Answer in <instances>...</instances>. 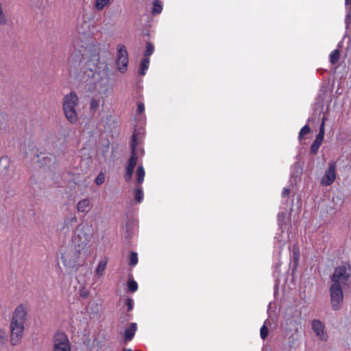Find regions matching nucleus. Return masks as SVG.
Here are the masks:
<instances>
[{
  "label": "nucleus",
  "instance_id": "nucleus-1",
  "mask_svg": "<svg viewBox=\"0 0 351 351\" xmlns=\"http://www.w3.org/2000/svg\"><path fill=\"white\" fill-rule=\"evenodd\" d=\"M84 26L88 29L86 23H84L80 27H77V34L73 41V50L69 62L71 66L75 67L80 65L85 56L88 57V60L80 68L77 77L85 84L86 91H97L100 95L107 97L111 90L108 64L101 60L97 49L89 43L90 32Z\"/></svg>",
  "mask_w": 351,
  "mask_h": 351
},
{
  "label": "nucleus",
  "instance_id": "nucleus-2",
  "mask_svg": "<svg viewBox=\"0 0 351 351\" xmlns=\"http://www.w3.org/2000/svg\"><path fill=\"white\" fill-rule=\"evenodd\" d=\"M80 249L76 247L61 250V260L69 275H74L80 268L83 267V261L80 259Z\"/></svg>",
  "mask_w": 351,
  "mask_h": 351
},
{
  "label": "nucleus",
  "instance_id": "nucleus-3",
  "mask_svg": "<svg viewBox=\"0 0 351 351\" xmlns=\"http://www.w3.org/2000/svg\"><path fill=\"white\" fill-rule=\"evenodd\" d=\"M63 110L66 119L71 123H75L78 120L76 108L79 104V98L75 92L71 91L63 98Z\"/></svg>",
  "mask_w": 351,
  "mask_h": 351
},
{
  "label": "nucleus",
  "instance_id": "nucleus-4",
  "mask_svg": "<svg viewBox=\"0 0 351 351\" xmlns=\"http://www.w3.org/2000/svg\"><path fill=\"white\" fill-rule=\"evenodd\" d=\"M92 235L91 228L81 223L76 227L72 241L79 248L84 249L90 241Z\"/></svg>",
  "mask_w": 351,
  "mask_h": 351
},
{
  "label": "nucleus",
  "instance_id": "nucleus-5",
  "mask_svg": "<svg viewBox=\"0 0 351 351\" xmlns=\"http://www.w3.org/2000/svg\"><path fill=\"white\" fill-rule=\"evenodd\" d=\"M137 134L134 132L132 136V142H131V156L127 162V165L125 167V172L124 174V179L126 182H129L132 178V175L134 173V169L135 166L136 165L138 156L136 153V147L137 145Z\"/></svg>",
  "mask_w": 351,
  "mask_h": 351
},
{
  "label": "nucleus",
  "instance_id": "nucleus-6",
  "mask_svg": "<svg viewBox=\"0 0 351 351\" xmlns=\"http://www.w3.org/2000/svg\"><path fill=\"white\" fill-rule=\"evenodd\" d=\"M330 296L332 308L339 310L343 302V293L341 283H332L330 287Z\"/></svg>",
  "mask_w": 351,
  "mask_h": 351
},
{
  "label": "nucleus",
  "instance_id": "nucleus-7",
  "mask_svg": "<svg viewBox=\"0 0 351 351\" xmlns=\"http://www.w3.org/2000/svg\"><path fill=\"white\" fill-rule=\"evenodd\" d=\"M351 275V265L349 263H344L335 269L331 280L333 283L347 281Z\"/></svg>",
  "mask_w": 351,
  "mask_h": 351
},
{
  "label": "nucleus",
  "instance_id": "nucleus-8",
  "mask_svg": "<svg viewBox=\"0 0 351 351\" xmlns=\"http://www.w3.org/2000/svg\"><path fill=\"white\" fill-rule=\"evenodd\" d=\"M71 347L67 336L63 332H57L53 339L51 351H71Z\"/></svg>",
  "mask_w": 351,
  "mask_h": 351
},
{
  "label": "nucleus",
  "instance_id": "nucleus-9",
  "mask_svg": "<svg viewBox=\"0 0 351 351\" xmlns=\"http://www.w3.org/2000/svg\"><path fill=\"white\" fill-rule=\"evenodd\" d=\"M24 331V324L19 323H10V343L16 346L21 341Z\"/></svg>",
  "mask_w": 351,
  "mask_h": 351
},
{
  "label": "nucleus",
  "instance_id": "nucleus-10",
  "mask_svg": "<svg viewBox=\"0 0 351 351\" xmlns=\"http://www.w3.org/2000/svg\"><path fill=\"white\" fill-rule=\"evenodd\" d=\"M117 62L119 65H121V66L119 67V71L123 73H125L128 64V55L125 46H119Z\"/></svg>",
  "mask_w": 351,
  "mask_h": 351
},
{
  "label": "nucleus",
  "instance_id": "nucleus-11",
  "mask_svg": "<svg viewBox=\"0 0 351 351\" xmlns=\"http://www.w3.org/2000/svg\"><path fill=\"white\" fill-rule=\"evenodd\" d=\"M312 330L315 332L316 337L322 341H326L328 339V334L326 330L324 324L319 319H313L311 322Z\"/></svg>",
  "mask_w": 351,
  "mask_h": 351
},
{
  "label": "nucleus",
  "instance_id": "nucleus-12",
  "mask_svg": "<svg viewBox=\"0 0 351 351\" xmlns=\"http://www.w3.org/2000/svg\"><path fill=\"white\" fill-rule=\"evenodd\" d=\"M336 162L330 161L328 163V169L326 171L325 175L322 180V184L329 186L333 183L336 178Z\"/></svg>",
  "mask_w": 351,
  "mask_h": 351
},
{
  "label": "nucleus",
  "instance_id": "nucleus-13",
  "mask_svg": "<svg viewBox=\"0 0 351 351\" xmlns=\"http://www.w3.org/2000/svg\"><path fill=\"white\" fill-rule=\"evenodd\" d=\"M26 315L27 312L25 306L21 304L16 308L11 322L24 324Z\"/></svg>",
  "mask_w": 351,
  "mask_h": 351
},
{
  "label": "nucleus",
  "instance_id": "nucleus-14",
  "mask_svg": "<svg viewBox=\"0 0 351 351\" xmlns=\"http://www.w3.org/2000/svg\"><path fill=\"white\" fill-rule=\"evenodd\" d=\"M0 174L2 177L8 178L10 177V161L7 156L0 158Z\"/></svg>",
  "mask_w": 351,
  "mask_h": 351
},
{
  "label": "nucleus",
  "instance_id": "nucleus-15",
  "mask_svg": "<svg viewBox=\"0 0 351 351\" xmlns=\"http://www.w3.org/2000/svg\"><path fill=\"white\" fill-rule=\"evenodd\" d=\"M137 330V324L134 322L130 323L124 331L123 341L125 343L132 340Z\"/></svg>",
  "mask_w": 351,
  "mask_h": 351
},
{
  "label": "nucleus",
  "instance_id": "nucleus-16",
  "mask_svg": "<svg viewBox=\"0 0 351 351\" xmlns=\"http://www.w3.org/2000/svg\"><path fill=\"white\" fill-rule=\"evenodd\" d=\"M77 222V217L75 216L72 217H66L64 220V224L62 228V231L64 234H67L71 228H73L75 226V224Z\"/></svg>",
  "mask_w": 351,
  "mask_h": 351
},
{
  "label": "nucleus",
  "instance_id": "nucleus-17",
  "mask_svg": "<svg viewBox=\"0 0 351 351\" xmlns=\"http://www.w3.org/2000/svg\"><path fill=\"white\" fill-rule=\"evenodd\" d=\"M303 173V167L300 162H295L291 168V178L294 179V181L296 182L297 178H300Z\"/></svg>",
  "mask_w": 351,
  "mask_h": 351
},
{
  "label": "nucleus",
  "instance_id": "nucleus-18",
  "mask_svg": "<svg viewBox=\"0 0 351 351\" xmlns=\"http://www.w3.org/2000/svg\"><path fill=\"white\" fill-rule=\"evenodd\" d=\"M90 208V201L88 198L80 200L77 204L78 212H88Z\"/></svg>",
  "mask_w": 351,
  "mask_h": 351
},
{
  "label": "nucleus",
  "instance_id": "nucleus-19",
  "mask_svg": "<svg viewBox=\"0 0 351 351\" xmlns=\"http://www.w3.org/2000/svg\"><path fill=\"white\" fill-rule=\"evenodd\" d=\"M325 120H326V117H324L322 118V123H321V125L319 127V133L317 135L315 140L314 141L315 142L319 143L320 144H322L323 141H324V122H325Z\"/></svg>",
  "mask_w": 351,
  "mask_h": 351
},
{
  "label": "nucleus",
  "instance_id": "nucleus-20",
  "mask_svg": "<svg viewBox=\"0 0 351 351\" xmlns=\"http://www.w3.org/2000/svg\"><path fill=\"white\" fill-rule=\"evenodd\" d=\"M145 175V172L143 167L139 165L136 170V182L138 185H141L143 182Z\"/></svg>",
  "mask_w": 351,
  "mask_h": 351
},
{
  "label": "nucleus",
  "instance_id": "nucleus-21",
  "mask_svg": "<svg viewBox=\"0 0 351 351\" xmlns=\"http://www.w3.org/2000/svg\"><path fill=\"white\" fill-rule=\"evenodd\" d=\"M149 58H144L141 63H140V71L139 73L141 75H144L146 73V71H147L149 68Z\"/></svg>",
  "mask_w": 351,
  "mask_h": 351
},
{
  "label": "nucleus",
  "instance_id": "nucleus-22",
  "mask_svg": "<svg viewBox=\"0 0 351 351\" xmlns=\"http://www.w3.org/2000/svg\"><path fill=\"white\" fill-rule=\"evenodd\" d=\"M107 263L108 260L106 258L100 261L96 269V274L98 276H101L104 274V272L106 268Z\"/></svg>",
  "mask_w": 351,
  "mask_h": 351
},
{
  "label": "nucleus",
  "instance_id": "nucleus-23",
  "mask_svg": "<svg viewBox=\"0 0 351 351\" xmlns=\"http://www.w3.org/2000/svg\"><path fill=\"white\" fill-rule=\"evenodd\" d=\"M162 5L159 0H155L153 3L152 13L154 15L158 14L162 12Z\"/></svg>",
  "mask_w": 351,
  "mask_h": 351
},
{
  "label": "nucleus",
  "instance_id": "nucleus-24",
  "mask_svg": "<svg viewBox=\"0 0 351 351\" xmlns=\"http://www.w3.org/2000/svg\"><path fill=\"white\" fill-rule=\"evenodd\" d=\"M340 58V51L339 49H335L330 55V62L332 64H335L338 62Z\"/></svg>",
  "mask_w": 351,
  "mask_h": 351
},
{
  "label": "nucleus",
  "instance_id": "nucleus-25",
  "mask_svg": "<svg viewBox=\"0 0 351 351\" xmlns=\"http://www.w3.org/2000/svg\"><path fill=\"white\" fill-rule=\"evenodd\" d=\"M128 291L134 293L138 290V283L133 279H130L127 282Z\"/></svg>",
  "mask_w": 351,
  "mask_h": 351
},
{
  "label": "nucleus",
  "instance_id": "nucleus-26",
  "mask_svg": "<svg viewBox=\"0 0 351 351\" xmlns=\"http://www.w3.org/2000/svg\"><path fill=\"white\" fill-rule=\"evenodd\" d=\"M110 3V0H95V8L97 10H101Z\"/></svg>",
  "mask_w": 351,
  "mask_h": 351
},
{
  "label": "nucleus",
  "instance_id": "nucleus-27",
  "mask_svg": "<svg viewBox=\"0 0 351 351\" xmlns=\"http://www.w3.org/2000/svg\"><path fill=\"white\" fill-rule=\"evenodd\" d=\"M154 51V46L151 42H147L146 44V49L144 51L145 58H149L151 55L153 54Z\"/></svg>",
  "mask_w": 351,
  "mask_h": 351
},
{
  "label": "nucleus",
  "instance_id": "nucleus-28",
  "mask_svg": "<svg viewBox=\"0 0 351 351\" xmlns=\"http://www.w3.org/2000/svg\"><path fill=\"white\" fill-rule=\"evenodd\" d=\"M100 104V101L95 98H92L90 103V112L95 113L98 109Z\"/></svg>",
  "mask_w": 351,
  "mask_h": 351
},
{
  "label": "nucleus",
  "instance_id": "nucleus-29",
  "mask_svg": "<svg viewBox=\"0 0 351 351\" xmlns=\"http://www.w3.org/2000/svg\"><path fill=\"white\" fill-rule=\"evenodd\" d=\"M135 200L137 202H141L143 199V188L141 186L137 187L135 190L134 193Z\"/></svg>",
  "mask_w": 351,
  "mask_h": 351
},
{
  "label": "nucleus",
  "instance_id": "nucleus-30",
  "mask_svg": "<svg viewBox=\"0 0 351 351\" xmlns=\"http://www.w3.org/2000/svg\"><path fill=\"white\" fill-rule=\"evenodd\" d=\"M138 261V259L137 253L135 252H132L130 256V265L131 267H134L135 265H137Z\"/></svg>",
  "mask_w": 351,
  "mask_h": 351
},
{
  "label": "nucleus",
  "instance_id": "nucleus-31",
  "mask_svg": "<svg viewBox=\"0 0 351 351\" xmlns=\"http://www.w3.org/2000/svg\"><path fill=\"white\" fill-rule=\"evenodd\" d=\"M311 131V129H310V127L308 126V125H305L304 126H303L302 128V129L300 130V132H299V139H302V138L308 134Z\"/></svg>",
  "mask_w": 351,
  "mask_h": 351
},
{
  "label": "nucleus",
  "instance_id": "nucleus-32",
  "mask_svg": "<svg viewBox=\"0 0 351 351\" xmlns=\"http://www.w3.org/2000/svg\"><path fill=\"white\" fill-rule=\"evenodd\" d=\"M321 145L322 144H320L319 143L313 141V143H312L311 148H310L311 154H312L313 155L317 154L318 149H319Z\"/></svg>",
  "mask_w": 351,
  "mask_h": 351
},
{
  "label": "nucleus",
  "instance_id": "nucleus-33",
  "mask_svg": "<svg viewBox=\"0 0 351 351\" xmlns=\"http://www.w3.org/2000/svg\"><path fill=\"white\" fill-rule=\"evenodd\" d=\"M269 333V330L265 324L263 325L260 330V335L263 339H265Z\"/></svg>",
  "mask_w": 351,
  "mask_h": 351
},
{
  "label": "nucleus",
  "instance_id": "nucleus-34",
  "mask_svg": "<svg viewBox=\"0 0 351 351\" xmlns=\"http://www.w3.org/2000/svg\"><path fill=\"white\" fill-rule=\"evenodd\" d=\"M347 10V14L345 19V23L346 24V28H348L351 24V6L349 10Z\"/></svg>",
  "mask_w": 351,
  "mask_h": 351
},
{
  "label": "nucleus",
  "instance_id": "nucleus-35",
  "mask_svg": "<svg viewBox=\"0 0 351 351\" xmlns=\"http://www.w3.org/2000/svg\"><path fill=\"white\" fill-rule=\"evenodd\" d=\"M105 180V176L103 173H99L97 178H95V184L97 185H101L104 182Z\"/></svg>",
  "mask_w": 351,
  "mask_h": 351
},
{
  "label": "nucleus",
  "instance_id": "nucleus-36",
  "mask_svg": "<svg viewBox=\"0 0 351 351\" xmlns=\"http://www.w3.org/2000/svg\"><path fill=\"white\" fill-rule=\"evenodd\" d=\"M285 217L286 213L285 212H281L278 215V220L279 225H282L285 223Z\"/></svg>",
  "mask_w": 351,
  "mask_h": 351
},
{
  "label": "nucleus",
  "instance_id": "nucleus-37",
  "mask_svg": "<svg viewBox=\"0 0 351 351\" xmlns=\"http://www.w3.org/2000/svg\"><path fill=\"white\" fill-rule=\"evenodd\" d=\"M7 23V19L5 16V14L3 13L1 4L0 3V24L1 25H5Z\"/></svg>",
  "mask_w": 351,
  "mask_h": 351
},
{
  "label": "nucleus",
  "instance_id": "nucleus-38",
  "mask_svg": "<svg viewBox=\"0 0 351 351\" xmlns=\"http://www.w3.org/2000/svg\"><path fill=\"white\" fill-rule=\"evenodd\" d=\"M126 306H127V311L129 312L132 311L134 308V300L131 298H128L126 300Z\"/></svg>",
  "mask_w": 351,
  "mask_h": 351
},
{
  "label": "nucleus",
  "instance_id": "nucleus-39",
  "mask_svg": "<svg viewBox=\"0 0 351 351\" xmlns=\"http://www.w3.org/2000/svg\"><path fill=\"white\" fill-rule=\"evenodd\" d=\"M42 160L45 165H50L51 162L55 160V157L53 156V158H51L48 156H44L43 157Z\"/></svg>",
  "mask_w": 351,
  "mask_h": 351
},
{
  "label": "nucleus",
  "instance_id": "nucleus-40",
  "mask_svg": "<svg viewBox=\"0 0 351 351\" xmlns=\"http://www.w3.org/2000/svg\"><path fill=\"white\" fill-rule=\"evenodd\" d=\"M293 255L294 262L295 263V264H298V260H299V257H300L299 250L294 248L293 251Z\"/></svg>",
  "mask_w": 351,
  "mask_h": 351
},
{
  "label": "nucleus",
  "instance_id": "nucleus-41",
  "mask_svg": "<svg viewBox=\"0 0 351 351\" xmlns=\"http://www.w3.org/2000/svg\"><path fill=\"white\" fill-rule=\"evenodd\" d=\"M125 228V237L127 239H130V238L132 236V233L130 232L129 223H126Z\"/></svg>",
  "mask_w": 351,
  "mask_h": 351
},
{
  "label": "nucleus",
  "instance_id": "nucleus-42",
  "mask_svg": "<svg viewBox=\"0 0 351 351\" xmlns=\"http://www.w3.org/2000/svg\"><path fill=\"white\" fill-rule=\"evenodd\" d=\"M144 110H145L144 104L143 103H138V106H137V112L139 114H141V113H143Z\"/></svg>",
  "mask_w": 351,
  "mask_h": 351
},
{
  "label": "nucleus",
  "instance_id": "nucleus-43",
  "mask_svg": "<svg viewBox=\"0 0 351 351\" xmlns=\"http://www.w3.org/2000/svg\"><path fill=\"white\" fill-rule=\"evenodd\" d=\"M290 193V189L288 188H284L282 192V196L283 197L288 196Z\"/></svg>",
  "mask_w": 351,
  "mask_h": 351
},
{
  "label": "nucleus",
  "instance_id": "nucleus-44",
  "mask_svg": "<svg viewBox=\"0 0 351 351\" xmlns=\"http://www.w3.org/2000/svg\"><path fill=\"white\" fill-rule=\"evenodd\" d=\"M6 335L3 330L0 328V341H4L5 339Z\"/></svg>",
  "mask_w": 351,
  "mask_h": 351
},
{
  "label": "nucleus",
  "instance_id": "nucleus-45",
  "mask_svg": "<svg viewBox=\"0 0 351 351\" xmlns=\"http://www.w3.org/2000/svg\"><path fill=\"white\" fill-rule=\"evenodd\" d=\"M88 295V291H84V290H82L80 291V296H82V298H87Z\"/></svg>",
  "mask_w": 351,
  "mask_h": 351
},
{
  "label": "nucleus",
  "instance_id": "nucleus-46",
  "mask_svg": "<svg viewBox=\"0 0 351 351\" xmlns=\"http://www.w3.org/2000/svg\"><path fill=\"white\" fill-rule=\"evenodd\" d=\"M345 4L346 10H349L350 7H351V0H345Z\"/></svg>",
  "mask_w": 351,
  "mask_h": 351
},
{
  "label": "nucleus",
  "instance_id": "nucleus-47",
  "mask_svg": "<svg viewBox=\"0 0 351 351\" xmlns=\"http://www.w3.org/2000/svg\"><path fill=\"white\" fill-rule=\"evenodd\" d=\"M122 351H133V350L130 348H123Z\"/></svg>",
  "mask_w": 351,
  "mask_h": 351
}]
</instances>
